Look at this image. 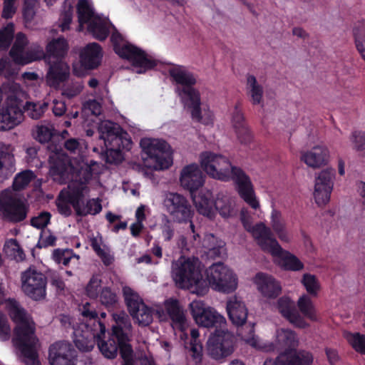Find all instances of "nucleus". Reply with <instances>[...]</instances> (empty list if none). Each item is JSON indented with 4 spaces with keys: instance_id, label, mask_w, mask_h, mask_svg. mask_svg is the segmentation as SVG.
I'll list each match as a JSON object with an SVG mask.
<instances>
[{
    "instance_id": "obj_1",
    "label": "nucleus",
    "mask_w": 365,
    "mask_h": 365,
    "mask_svg": "<svg viewBox=\"0 0 365 365\" xmlns=\"http://www.w3.org/2000/svg\"><path fill=\"white\" fill-rule=\"evenodd\" d=\"M203 264L197 257L181 256L172 262L171 276L176 285L197 295L205 294L210 287L213 290L229 294L238 286V278L234 271L222 262L214 263L202 277Z\"/></svg>"
},
{
    "instance_id": "obj_2",
    "label": "nucleus",
    "mask_w": 365,
    "mask_h": 365,
    "mask_svg": "<svg viewBox=\"0 0 365 365\" xmlns=\"http://www.w3.org/2000/svg\"><path fill=\"white\" fill-rule=\"evenodd\" d=\"M76 7L78 31H83L84 24H87L88 32L100 41L105 40L111 32L110 38L115 53L129 60L132 63L133 71L138 73H145L156 65L155 61L151 56L125 41L107 18L96 14L91 0H79Z\"/></svg>"
},
{
    "instance_id": "obj_3",
    "label": "nucleus",
    "mask_w": 365,
    "mask_h": 365,
    "mask_svg": "<svg viewBox=\"0 0 365 365\" xmlns=\"http://www.w3.org/2000/svg\"><path fill=\"white\" fill-rule=\"evenodd\" d=\"M5 295V288L0 279V304L4 303L6 312L15 324L12 343L26 365H40L37 353L39 343L35 334L36 324L31 315L16 300L10 298L6 299Z\"/></svg>"
},
{
    "instance_id": "obj_4",
    "label": "nucleus",
    "mask_w": 365,
    "mask_h": 365,
    "mask_svg": "<svg viewBox=\"0 0 365 365\" xmlns=\"http://www.w3.org/2000/svg\"><path fill=\"white\" fill-rule=\"evenodd\" d=\"M200 164L210 178L224 182L232 180L240 197L252 208L259 207L250 176L241 168L232 165L227 157L205 151L200 155Z\"/></svg>"
},
{
    "instance_id": "obj_5",
    "label": "nucleus",
    "mask_w": 365,
    "mask_h": 365,
    "mask_svg": "<svg viewBox=\"0 0 365 365\" xmlns=\"http://www.w3.org/2000/svg\"><path fill=\"white\" fill-rule=\"evenodd\" d=\"M190 314L200 327H215L207 342V350L213 359H221L230 356L234 351V336L225 327L226 319L215 308L200 300L189 304Z\"/></svg>"
},
{
    "instance_id": "obj_6",
    "label": "nucleus",
    "mask_w": 365,
    "mask_h": 365,
    "mask_svg": "<svg viewBox=\"0 0 365 365\" xmlns=\"http://www.w3.org/2000/svg\"><path fill=\"white\" fill-rule=\"evenodd\" d=\"M49 175L52 179L59 183L69 182L67 188L61 191L56 200V206L60 214L68 217L71 214L69 195L76 187V168H75L69 158L61 151L56 150L49 155Z\"/></svg>"
},
{
    "instance_id": "obj_7",
    "label": "nucleus",
    "mask_w": 365,
    "mask_h": 365,
    "mask_svg": "<svg viewBox=\"0 0 365 365\" xmlns=\"http://www.w3.org/2000/svg\"><path fill=\"white\" fill-rule=\"evenodd\" d=\"M29 41L23 33H18L15 38L14 43L10 51V56L16 63L25 65L33 61L46 58L48 63L53 60H62L68 49V43L65 38H58L50 41L46 46V55L43 48L38 45H33L27 51L24 47Z\"/></svg>"
},
{
    "instance_id": "obj_8",
    "label": "nucleus",
    "mask_w": 365,
    "mask_h": 365,
    "mask_svg": "<svg viewBox=\"0 0 365 365\" xmlns=\"http://www.w3.org/2000/svg\"><path fill=\"white\" fill-rule=\"evenodd\" d=\"M79 311L86 322L73 326V341L80 351H90L94 347L95 340L101 339L105 334L106 327L96 321L98 314L90 303L82 304Z\"/></svg>"
},
{
    "instance_id": "obj_9",
    "label": "nucleus",
    "mask_w": 365,
    "mask_h": 365,
    "mask_svg": "<svg viewBox=\"0 0 365 365\" xmlns=\"http://www.w3.org/2000/svg\"><path fill=\"white\" fill-rule=\"evenodd\" d=\"M241 340L252 347L265 352L276 350L295 349L299 345V340L294 331L289 329L276 330L274 341H262L255 334L254 324H249L238 330Z\"/></svg>"
},
{
    "instance_id": "obj_10",
    "label": "nucleus",
    "mask_w": 365,
    "mask_h": 365,
    "mask_svg": "<svg viewBox=\"0 0 365 365\" xmlns=\"http://www.w3.org/2000/svg\"><path fill=\"white\" fill-rule=\"evenodd\" d=\"M76 187L73 189L69 195L70 203L73 207L77 215L86 216L96 215L102 210L101 200L98 198L88 200L86 202L83 199L89 194L90 189L87 182L91 178V174L88 167L80 169L76 168Z\"/></svg>"
},
{
    "instance_id": "obj_11",
    "label": "nucleus",
    "mask_w": 365,
    "mask_h": 365,
    "mask_svg": "<svg viewBox=\"0 0 365 365\" xmlns=\"http://www.w3.org/2000/svg\"><path fill=\"white\" fill-rule=\"evenodd\" d=\"M192 197L198 213L209 219H214L217 212L224 218L234 213V200L225 193L219 192L215 198L210 190L205 189Z\"/></svg>"
},
{
    "instance_id": "obj_12",
    "label": "nucleus",
    "mask_w": 365,
    "mask_h": 365,
    "mask_svg": "<svg viewBox=\"0 0 365 365\" xmlns=\"http://www.w3.org/2000/svg\"><path fill=\"white\" fill-rule=\"evenodd\" d=\"M144 165L152 170H163L173 164L172 149L164 140L144 138L140 142Z\"/></svg>"
},
{
    "instance_id": "obj_13",
    "label": "nucleus",
    "mask_w": 365,
    "mask_h": 365,
    "mask_svg": "<svg viewBox=\"0 0 365 365\" xmlns=\"http://www.w3.org/2000/svg\"><path fill=\"white\" fill-rule=\"evenodd\" d=\"M163 207L170 215L174 222L178 223H190V228L195 234V225L192 221L194 215L188 200L182 195L175 192L165 194L163 200ZM198 235H193L194 241H197Z\"/></svg>"
},
{
    "instance_id": "obj_14",
    "label": "nucleus",
    "mask_w": 365,
    "mask_h": 365,
    "mask_svg": "<svg viewBox=\"0 0 365 365\" xmlns=\"http://www.w3.org/2000/svg\"><path fill=\"white\" fill-rule=\"evenodd\" d=\"M155 312L160 321L165 322L170 319L175 334H178V331H180L179 337L182 341H185L187 339L186 331L189 323L178 300L173 299L165 300L162 306L157 307Z\"/></svg>"
},
{
    "instance_id": "obj_15",
    "label": "nucleus",
    "mask_w": 365,
    "mask_h": 365,
    "mask_svg": "<svg viewBox=\"0 0 365 365\" xmlns=\"http://www.w3.org/2000/svg\"><path fill=\"white\" fill-rule=\"evenodd\" d=\"M180 98L192 120L207 125L213 124L214 113L208 105L200 103V93L196 89L188 88L180 91Z\"/></svg>"
},
{
    "instance_id": "obj_16",
    "label": "nucleus",
    "mask_w": 365,
    "mask_h": 365,
    "mask_svg": "<svg viewBox=\"0 0 365 365\" xmlns=\"http://www.w3.org/2000/svg\"><path fill=\"white\" fill-rule=\"evenodd\" d=\"M115 325L113 326V334L107 341H99L98 348L102 354L108 359H114L118 354V339L123 331H130L131 324L128 316L125 312L113 315Z\"/></svg>"
},
{
    "instance_id": "obj_17",
    "label": "nucleus",
    "mask_w": 365,
    "mask_h": 365,
    "mask_svg": "<svg viewBox=\"0 0 365 365\" xmlns=\"http://www.w3.org/2000/svg\"><path fill=\"white\" fill-rule=\"evenodd\" d=\"M21 289L28 297L35 300L46 297V277L34 267H29L21 273Z\"/></svg>"
},
{
    "instance_id": "obj_18",
    "label": "nucleus",
    "mask_w": 365,
    "mask_h": 365,
    "mask_svg": "<svg viewBox=\"0 0 365 365\" xmlns=\"http://www.w3.org/2000/svg\"><path fill=\"white\" fill-rule=\"evenodd\" d=\"M261 250L270 254L274 261L286 270L298 272L304 269L303 262L297 256L284 250L274 236Z\"/></svg>"
},
{
    "instance_id": "obj_19",
    "label": "nucleus",
    "mask_w": 365,
    "mask_h": 365,
    "mask_svg": "<svg viewBox=\"0 0 365 365\" xmlns=\"http://www.w3.org/2000/svg\"><path fill=\"white\" fill-rule=\"evenodd\" d=\"M0 211L4 217L11 222L22 221L27 214L25 203L16 198L10 190H5L0 193Z\"/></svg>"
},
{
    "instance_id": "obj_20",
    "label": "nucleus",
    "mask_w": 365,
    "mask_h": 365,
    "mask_svg": "<svg viewBox=\"0 0 365 365\" xmlns=\"http://www.w3.org/2000/svg\"><path fill=\"white\" fill-rule=\"evenodd\" d=\"M335 179V170L328 168L321 170L314 182L313 197L320 207L326 205L330 200Z\"/></svg>"
},
{
    "instance_id": "obj_21",
    "label": "nucleus",
    "mask_w": 365,
    "mask_h": 365,
    "mask_svg": "<svg viewBox=\"0 0 365 365\" xmlns=\"http://www.w3.org/2000/svg\"><path fill=\"white\" fill-rule=\"evenodd\" d=\"M103 57L102 48L97 43L88 44L80 53L81 65H73V73L81 76L85 75L86 69H93L99 66Z\"/></svg>"
},
{
    "instance_id": "obj_22",
    "label": "nucleus",
    "mask_w": 365,
    "mask_h": 365,
    "mask_svg": "<svg viewBox=\"0 0 365 365\" xmlns=\"http://www.w3.org/2000/svg\"><path fill=\"white\" fill-rule=\"evenodd\" d=\"M330 151L324 143H319L301 153L300 160L309 168H320L330 160Z\"/></svg>"
},
{
    "instance_id": "obj_23",
    "label": "nucleus",
    "mask_w": 365,
    "mask_h": 365,
    "mask_svg": "<svg viewBox=\"0 0 365 365\" xmlns=\"http://www.w3.org/2000/svg\"><path fill=\"white\" fill-rule=\"evenodd\" d=\"M240 216L245 229L252 235L257 245L262 249L273 237L270 227L263 222L253 225L252 217L247 210H242Z\"/></svg>"
},
{
    "instance_id": "obj_24",
    "label": "nucleus",
    "mask_w": 365,
    "mask_h": 365,
    "mask_svg": "<svg viewBox=\"0 0 365 365\" xmlns=\"http://www.w3.org/2000/svg\"><path fill=\"white\" fill-rule=\"evenodd\" d=\"M74 349L67 341H57L48 350L50 365H76Z\"/></svg>"
},
{
    "instance_id": "obj_25",
    "label": "nucleus",
    "mask_w": 365,
    "mask_h": 365,
    "mask_svg": "<svg viewBox=\"0 0 365 365\" xmlns=\"http://www.w3.org/2000/svg\"><path fill=\"white\" fill-rule=\"evenodd\" d=\"M252 282L262 296L267 299H275L282 293L281 283L267 273H257Z\"/></svg>"
},
{
    "instance_id": "obj_26",
    "label": "nucleus",
    "mask_w": 365,
    "mask_h": 365,
    "mask_svg": "<svg viewBox=\"0 0 365 365\" xmlns=\"http://www.w3.org/2000/svg\"><path fill=\"white\" fill-rule=\"evenodd\" d=\"M180 185L188 190L192 195L193 192L201 187L205 183V175L197 164L185 166L180 175Z\"/></svg>"
},
{
    "instance_id": "obj_27",
    "label": "nucleus",
    "mask_w": 365,
    "mask_h": 365,
    "mask_svg": "<svg viewBox=\"0 0 365 365\" xmlns=\"http://www.w3.org/2000/svg\"><path fill=\"white\" fill-rule=\"evenodd\" d=\"M276 308L283 317L296 327L305 328L309 326L304 317L296 310L295 303L289 297H280L277 302Z\"/></svg>"
},
{
    "instance_id": "obj_28",
    "label": "nucleus",
    "mask_w": 365,
    "mask_h": 365,
    "mask_svg": "<svg viewBox=\"0 0 365 365\" xmlns=\"http://www.w3.org/2000/svg\"><path fill=\"white\" fill-rule=\"evenodd\" d=\"M171 81L176 84L181 86L176 88V92L180 97V91L187 88L195 89L192 86L197 83L195 76L186 67L180 65H173L168 69Z\"/></svg>"
},
{
    "instance_id": "obj_29",
    "label": "nucleus",
    "mask_w": 365,
    "mask_h": 365,
    "mask_svg": "<svg viewBox=\"0 0 365 365\" xmlns=\"http://www.w3.org/2000/svg\"><path fill=\"white\" fill-rule=\"evenodd\" d=\"M226 311L231 322L237 326H243L247 319V308L241 299L236 296L230 297L227 301Z\"/></svg>"
},
{
    "instance_id": "obj_30",
    "label": "nucleus",
    "mask_w": 365,
    "mask_h": 365,
    "mask_svg": "<svg viewBox=\"0 0 365 365\" xmlns=\"http://www.w3.org/2000/svg\"><path fill=\"white\" fill-rule=\"evenodd\" d=\"M50 64L46 74L47 84L53 88H58L69 76L70 68L66 63L62 60H53Z\"/></svg>"
},
{
    "instance_id": "obj_31",
    "label": "nucleus",
    "mask_w": 365,
    "mask_h": 365,
    "mask_svg": "<svg viewBox=\"0 0 365 365\" xmlns=\"http://www.w3.org/2000/svg\"><path fill=\"white\" fill-rule=\"evenodd\" d=\"M14 148L11 144L0 143V180H4L15 172Z\"/></svg>"
},
{
    "instance_id": "obj_32",
    "label": "nucleus",
    "mask_w": 365,
    "mask_h": 365,
    "mask_svg": "<svg viewBox=\"0 0 365 365\" xmlns=\"http://www.w3.org/2000/svg\"><path fill=\"white\" fill-rule=\"evenodd\" d=\"M193 246L209 257L220 256L225 250V242L212 234H206L201 243L195 242Z\"/></svg>"
},
{
    "instance_id": "obj_33",
    "label": "nucleus",
    "mask_w": 365,
    "mask_h": 365,
    "mask_svg": "<svg viewBox=\"0 0 365 365\" xmlns=\"http://www.w3.org/2000/svg\"><path fill=\"white\" fill-rule=\"evenodd\" d=\"M270 225L273 232L282 242H289L290 235L287 228V222L282 212L273 209L270 214Z\"/></svg>"
},
{
    "instance_id": "obj_34",
    "label": "nucleus",
    "mask_w": 365,
    "mask_h": 365,
    "mask_svg": "<svg viewBox=\"0 0 365 365\" xmlns=\"http://www.w3.org/2000/svg\"><path fill=\"white\" fill-rule=\"evenodd\" d=\"M246 90L250 100L253 105H261L263 103V87L252 75L247 76Z\"/></svg>"
},
{
    "instance_id": "obj_35",
    "label": "nucleus",
    "mask_w": 365,
    "mask_h": 365,
    "mask_svg": "<svg viewBox=\"0 0 365 365\" xmlns=\"http://www.w3.org/2000/svg\"><path fill=\"white\" fill-rule=\"evenodd\" d=\"M5 89H8L9 93L8 95V102L7 106L1 109L4 112H8L9 116H12L13 111L11 110H21L18 99L22 96V91L20 86L16 83H9Z\"/></svg>"
},
{
    "instance_id": "obj_36",
    "label": "nucleus",
    "mask_w": 365,
    "mask_h": 365,
    "mask_svg": "<svg viewBox=\"0 0 365 365\" xmlns=\"http://www.w3.org/2000/svg\"><path fill=\"white\" fill-rule=\"evenodd\" d=\"M129 333L130 331H123L121 337L118 339V349L124 365H134L135 362L133 349L128 344Z\"/></svg>"
},
{
    "instance_id": "obj_37",
    "label": "nucleus",
    "mask_w": 365,
    "mask_h": 365,
    "mask_svg": "<svg viewBox=\"0 0 365 365\" xmlns=\"http://www.w3.org/2000/svg\"><path fill=\"white\" fill-rule=\"evenodd\" d=\"M93 123L97 125L101 138L104 140L105 145H107L108 140L120 129L118 124L110 120H101L100 118Z\"/></svg>"
},
{
    "instance_id": "obj_38",
    "label": "nucleus",
    "mask_w": 365,
    "mask_h": 365,
    "mask_svg": "<svg viewBox=\"0 0 365 365\" xmlns=\"http://www.w3.org/2000/svg\"><path fill=\"white\" fill-rule=\"evenodd\" d=\"M13 115L9 116L8 112H4L0 109V130H6L13 128L19 124L23 120L22 110H12Z\"/></svg>"
},
{
    "instance_id": "obj_39",
    "label": "nucleus",
    "mask_w": 365,
    "mask_h": 365,
    "mask_svg": "<svg viewBox=\"0 0 365 365\" xmlns=\"http://www.w3.org/2000/svg\"><path fill=\"white\" fill-rule=\"evenodd\" d=\"M52 258L57 264H62L64 266H68L71 262H73L75 264H78L79 260V256L74 254L73 250L69 249L54 250Z\"/></svg>"
},
{
    "instance_id": "obj_40",
    "label": "nucleus",
    "mask_w": 365,
    "mask_h": 365,
    "mask_svg": "<svg viewBox=\"0 0 365 365\" xmlns=\"http://www.w3.org/2000/svg\"><path fill=\"white\" fill-rule=\"evenodd\" d=\"M130 314L140 326H148L153 322V312L144 303L130 311Z\"/></svg>"
},
{
    "instance_id": "obj_41",
    "label": "nucleus",
    "mask_w": 365,
    "mask_h": 365,
    "mask_svg": "<svg viewBox=\"0 0 365 365\" xmlns=\"http://www.w3.org/2000/svg\"><path fill=\"white\" fill-rule=\"evenodd\" d=\"M297 307L301 313L312 321L317 320V313L314 305L309 296L302 295L297 301Z\"/></svg>"
},
{
    "instance_id": "obj_42",
    "label": "nucleus",
    "mask_w": 365,
    "mask_h": 365,
    "mask_svg": "<svg viewBox=\"0 0 365 365\" xmlns=\"http://www.w3.org/2000/svg\"><path fill=\"white\" fill-rule=\"evenodd\" d=\"M200 333L197 329H191L189 352L196 364L201 361L202 356V346L198 339Z\"/></svg>"
},
{
    "instance_id": "obj_43",
    "label": "nucleus",
    "mask_w": 365,
    "mask_h": 365,
    "mask_svg": "<svg viewBox=\"0 0 365 365\" xmlns=\"http://www.w3.org/2000/svg\"><path fill=\"white\" fill-rule=\"evenodd\" d=\"M301 283L309 295L318 296L321 290V284L315 275L310 273L304 274L301 279Z\"/></svg>"
},
{
    "instance_id": "obj_44",
    "label": "nucleus",
    "mask_w": 365,
    "mask_h": 365,
    "mask_svg": "<svg viewBox=\"0 0 365 365\" xmlns=\"http://www.w3.org/2000/svg\"><path fill=\"white\" fill-rule=\"evenodd\" d=\"M4 250L9 257L16 262H21L25 259L26 256L23 250L14 239H10L5 242Z\"/></svg>"
},
{
    "instance_id": "obj_45",
    "label": "nucleus",
    "mask_w": 365,
    "mask_h": 365,
    "mask_svg": "<svg viewBox=\"0 0 365 365\" xmlns=\"http://www.w3.org/2000/svg\"><path fill=\"white\" fill-rule=\"evenodd\" d=\"M344 338L351 347L361 354H365V335L359 332H344Z\"/></svg>"
},
{
    "instance_id": "obj_46",
    "label": "nucleus",
    "mask_w": 365,
    "mask_h": 365,
    "mask_svg": "<svg viewBox=\"0 0 365 365\" xmlns=\"http://www.w3.org/2000/svg\"><path fill=\"white\" fill-rule=\"evenodd\" d=\"M108 145H113L119 150H130L132 141L126 132L120 129L108 142Z\"/></svg>"
},
{
    "instance_id": "obj_47",
    "label": "nucleus",
    "mask_w": 365,
    "mask_h": 365,
    "mask_svg": "<svg viewBox=\"0 0 365 365\" xmlns=\"http://www.w3.org/2000/svg\"><path fill=\"white\" fill-rule=\"evenodd\" d=\"M354 36L356 49L365 61V22H359L354 26Z\"/></svg>"
},
{
    "instance_id": "obj_48",
    "label": "nucleus",
    "mask_w": 365,
    "mask_h": 365,
    "mask_svg": "<svg viewBox=\"0 0 365 365\" xmlns=\"http://www.w3.org/2000/svg\"><path fill=\"white\" fill-rule=\"evenodd\" d=\"M123 294L129 312L144 303L139 294L130 287H123Z\"/></svg>"
},
{
    "instance_id": "obj_49",
    "label": "nucleus",
    "mask_w": 365,
    "mask_h": 365,
    "mask_svg": "<svg viewBox=\"0 0 365 365\" xmlns=\"http://www.w3.org/2000/svg\"><path fill=\"white\" fill-rule=\"evenodd\" d=\"M349 140L352 148L365 156V130H353L349 135Z\"/></svg>"
},
{
    "instance_id": "obj_50",
    "label": "nucleus",
    "mask_w": 365,
    "mask_h": 365,
    "mask_svg": "<svg viewBox=\"0 0 365 365\" xmlns=\"http://www.w3.org/2000/svg\"><path fill=\"white\" fill-rule=\"evenodd\" d=\"M102 108L100 103L96 100H90L86 102L83 107V113L85 116L90 118L89 120L95 122L99 118L101 114Z\"/></svg>"
},
{
    "instance_id": "obj_51",
    "label": "nucleus",
    "mask_w": 365,
    "mask_h": 365,
    "mask_svg": "<svg viewBox=\"0 0 365 365\" xmlns=\"http://www.w3.org/2000/svg\"><path fill=\"white\" fill-rule=\"evenodd\" d=\"M266 361H271L274 365H296L295 349L284 350L274 360L267 359Z\"/></svg>"
},
{
    "instance_id": "obj_52",
    "label": "nucleus",
    "mask_w": 365,
    "mask_h": 365,
    "mask_svg": "<svg viewBox=\"0 0 365 365\" xmlns=\"http://www.w3.org/2000/svg\"><path fill=\"white\" fill-rule=\"evenodd\" d=\"M98 297L101 303L108 309L114 307L118 301L116 293L107 287H103Z\"/></svg>"
},
{
    "instance_id": "obj_53",
    "label": "nucleus",
    "mask_w": 365,
    "mask_h": 365,
    "mask_svg": "<svg viewBox=\"0 0 365 365\" xmlns=\"http://www.w3.org/2000/svg\"><path fill=\"white\" fill-rule=\"evenodd\" d=\"M47 108L46 103L27 102L24 106V111L33 119H38L41 117Z\"/></svg>"
},
{
    "instance_id": "obj_54",
    "label": "nucleus",
    "mask_w": 365,
    "mask_h": 365,
    "mask_svg": "<svg viewBox=\"0 0 365 365\" xmlns=\"http://www.w3.org/2000/svg\"><path fill=\"white\" fill-rule=\"evenodd\" d=\"M103 289L100 277L93 276L86 287V294L88 297L96 299L98 298Z\"/></svg>"
},
{
    "instance_id": "obj_55",
    "label": "nucleus",
    "mask_w": 365,
    "mask_h": 365,
    "mask_svg": "<svg viewBox=\"0 0 365 365\" xmlns=\"http://www.w3.org/2000/svg\"><path fill=\"white\" fill-rule=\"evenodd\" d=\"M35 175L31 170H26L18 174L14 180L13 187L15 190H21L26 187L34 178Z\"/></svg>"
},
{
    "instance_id": "obj_56",
    "label": "nucleus",
    "mask_w": 365,
    "mask_h": 365,
    "mask_svg": "<svg viewBox=\"0 0 365 365\" xmlns=\"http://www.w3.org/2000/svg\"><path fill=\"white\" fill-rule=\"evenodd\" d=\"M14 25L12 23L8 24L0 31V48H7L14 37Z\"/></svg>"
},
{
    "instance_id": "obj_57",
    "label": "nucleus",
    "mask_w": 365,
    "mask_h": 365,
    "mask_svg": "<svg viewBox=\"0 0 365 365\" xmlns=\"http://www.w3.org/2000/svg\"><path fill=\"white\" fill-rule=\"evenodd\" d=\"M12 329L6 316L0 310V341H8L11 338Z\"/></svg>"
},
{
    "instance_id": "obj_58",
    "label": "nucleus",
    "mask_w": 365,
    "mask_h": 365,
    "mask_svg": "<svg viewBox=\"0 0 365 365\" xmlns=\"http://www.w3.org/2000/svg\"><path fill=\"white\" fill-rule=\"evenodd\" d=\"M230 125L232 130L247 125L241 109L235 106L230 113Z\"/></svg>"
},
{
    "instance_id": "obj_59",
    "label": "nucleus",
    "mask_w": 365,
    "mask_h": 365,
    "mask_svg": "<svg viewBox=\"0 0 365 365\" xmlns=\"http://www.w3.org/2000/svg\"><path fill=\"white\" fill-rule=\"evenodd\" d=\"M237 141L242 145H248L252 140V133L247 125L232 130Z\"/></svg>"
},
{
    "instance_id": "obj_60",
    "label": "nucleus",
    "mask_w": 365,
    "mask_h": 365,
    "mask_svg": "<svg viewBox=\"0 0 365 365\" xmlns=\"http://www.w3.org/2000/svg\"><path fill=\"white\" fill-rule=\"evenodd\" d=\"M53 135L52 125H39L36 128V138L41 143L48 142Z\"/></svg>"
},
{
    "instance_id": "obj_61",
    "label": "nucleus",
    "mask_w": 365,
    "mask_h": 365,
    "mask_svg": "<svg viewBox=\"0 0 365 365\" xmlns=\"http://www.w3.org/2000/svg\"><path fill=\"white\" fill-rule=\"evenodd\" d=\"M81 82L76 81L68 83L63 89L62 95L68 98L78 96L83 90Z\"/></svg>"
},
{
    "instance_id": "obj_62",
    "label": "nucleus",
    "mask_w": 365,
    "mask_h": 365,
    "mask_svg": "<svg viewBox=\"0 0 365 365\" xmlns=\"http://www.w3.org/2000/svg\"><path fill=\"white\" fill-rule=\"evenodd\" d=\"M296 365H311L313 363L314 357L311 352L306 350L295 349Z\"/></svg>"
},
{
    "instance_id": "obj_63",
    "label": "nucleus",
    "mask_w": 365,
    "mask_h": 365,
    "mask_svg": "<svg viewBox=\"0 0 365 365\" xmlns=\"http://www.w3.org/2000/svg\"><path fill=\"white\" fill-rule=\"evenodd\" d=\"M107 148V162L110 163H118L120 162L123 159V155L121 153V150L115 146L106 145Z\"/></svg>"
},
{
    "instance_id": "obj_64",
    "label": "nucleus",
    "mask_w": 365,
    "mask_h": 365,
    "mask_svg": "<svg viewBox=\"0 0 365 365\" xmlns=\"http://www.w3.org/2000/svg\"><path fill=\"white\" fill-rule=\"evenodd\" d=\"M51 215L48 212H41L38 216L31 219V225L38 228H44L50 222Z\"/></svg>"
}]
</instances>
